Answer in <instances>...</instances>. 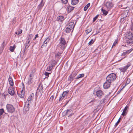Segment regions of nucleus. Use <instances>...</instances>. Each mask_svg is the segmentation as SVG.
<instances>
[{
  "mask_svg": "<svg viewBox=\"0 0 133 133\" xmlns=\"http://www.w3.org/2000/svg\"><path fill=\"white\" fill-rule=\"evenodd\" d=\"M130 79L129 78H127V81L126 84H128L130 83Z\"/></svg>",
  "mask_w": 133,
  "mask_h": 133,
  "instance_id": "79ce46f5",
  "label": "nucleus"
},
{
  "mask_svg": "<svg viewBox=\"0 0 133 133\" xmlns=\"http://www.w3.org/2000/svg\"><path fill=\"white\" fill-rule=\"evenodd\" d=\"M131 29L132 31H133V22L132 23V25L131 26Z\"/></svg>",
  "mask_w": 133,
  "mask_h": 133,
  "instance_id": "603ef678",
  "label": "nucleus"
},
{
  "mask_svg": "<svg viewBox=\"0 0 133 133\" xmlns=\"http://www.w3.org/2000/svg\"><path fill=\"white\" fill-rule=\"evenodd\" d=\"M16 22V17H14L12 21V24H14Z\"/></svg>",
  "mask_w": 133,
  "mask_h": 133,
  "instance_id": "a19ab883",
  "label": "nucleus"
},
{
  "mask_svg": "<svg viewBox=\"0 0 133 133\" xmlns=\"http://www.w3.org/2000/svg\"><path fill=\"white\" fill-rule=\"evenodd\" d=\"M30 41L27 40L25 43V47L24 50H26L29 46L30 44Z\"/></svg>",
  "mask_w": 133,
  "mask_h": 133,
  "instance_id": "2eb2a0df",
  "label": "nucleus"
},
{
  "mask_svg": "<svg viewBox=\"0 0 133 133\" xmlns=\"http://www.w3.org/2000/svg\"><path fill=\"white\" fill-rule=\"evenodd\" d=\"M75 25L74 23L73 22H71L69 23L68 27L72 29L73 31Z\"/></svg>",
  "mask_w": 133,
  "mask_h": 133,
  "instance_id": "ddd939ff",
  "label": "nucleus"
},
{
  "mask_svg": "<svg viewBox=\"0 0 133 133\" xmlns=\"http://www.w3.org/2000/svg\"><path fill=\"white\" fill-rule=\"evenodd\" d=\"M13 85H12V86L10 85L9 87L8 90H13Z\"/></svg>",
  "mask_w": 133,
  "mask_h": 133,
  "instance_id": "8fccbe9b",
  "label": "nucleus"
},
{
  "mask_svg": "<svg viewBox=\"0 0 133 133\" xmlns=\"http://www.w3.org/2000/svg\"><path fill=\"white\" fill-rule=\"evenodd\" d=\"M67 8L68 9V12H70L74 9V7L71 6H69L67 7Z\"/></svg>",
  "mask_w": 133,
  "mask_h": 133,
  "instance_id": "412c9836",
  "label": "nucleus"
},
{
  "mask_svg": "<svg viewBox=\"0 0 133 133\" xmlns=\"http://www.w3.org/2000/svg\"><path fill=\"white\" fill-rule=\"evenodd\" d=\"M16 48V45H14L13 46H11L10 48V50L11 51L13 52Z\"/></svg>",
  "mask_w": 133,
  "mask_h": 133,
  "instance_id": "7c9ffc66",
  "label": "nucleus"
},
{
  "mask_svg": "<svg viewBox=\"0 0 133 133\" xmlns=\"http://www.w3.org/2000/svg\"><path fill=\"white\" fill-rule=\"evenodd\" d=\"M91 30L92 29H88L87 30H86L85 32L87 34H88L90 32Z\"/></svg>",
  "mask_w": 133,
  "mask_h": 133,
  "instance_id": "e433bc0d",
  "label": "nucleus"
},
{
  "mask_svg": "<svg viewBox=\"0 0 133 133\" xmlns=\"http://www.w3.org/2000/svg\"><path fill=\"white\" fill-rule=\"evenodd\" d=\"M111 83L110 82H108L106 80V82L103 84V87L104 89H107L109 88L110 86Z\"/></svg>",
  "mask_w": 133,
  "mask_h": 133,
  "instance_id": "0eeeda50",
  "label": "nucleus"
},
{
  "mask_svg": "<svg viewBox=\"0 0 133 133\" xmlns=\"http://www.w3.org/2000/svg\"><path fill=\"white\" fill-rule=\"evenodd\" d=\"M74 114L73 113H71L70 115L69 116V117H70L72 116Z\"/></svg>",
  "mask_w": 133,
  "mask_h": 133,
  "instance_id": "864d4df0",
  "label": "nucleus"
},
{
  "mask_svg": "<svg viewBox=\"0 0 133 133\" xmlns=\"http://www.w3.org/2000/svg\"><path fill=\"white\" fill-rule=\"evenodd\" d=\"M102 11V12L103 14L105 16L107 15L108 13L107 11L105 10V9H101Z\"/></svg>",
  "mask_w": 133,
  "mask_h": 133,
  "instance_id": "c756f323",
  "label": "nucleus"
},
{
  "mask_svg": "<svg viewBox=\"0 0 133 133\" xmlns=\"http://www.w3.org/2000/svg\"><path fill=\"white\" fill-rule=\"evenodd\" d=\"M133 35L132 33L131 32H129L127 34V39L132 38Z\"/></svg>",
  "mask_w": 133,
  "mask_h": 133,
  "instance_id": "a211bd4d",
  "label": "nucleus"
},
{
  "mask_svg": "<svg viewBox=\"0 0 133 133\" xmlns=\"http://www.w3.org/2000/svg\"><path fill=\"white\" fill-rule=\"evenodd\" d=\"M64 19V17L63 16H59L57 18V20L59 22H62Z\"/></svg>",
  "mask_w": 133,
  "mask_h": 133,
  "instance_id": "4468645a",
  "label": "nucleus"
},
{
  "mask_svg": "<svg viewBox=\"0 0 133 133\" xmlns=\"http://www.w3.org/2000/svg\"><path fill=\"white\" fill-rule=\"evenodd\" d=\"M43 88L42 85L40 84L39 85L38 89L39 90L41 91L43 90Z\"/></svg>",
  "mask_w": 133,
  "mask_h": 133,
  "instance_id": "72a5a7b5",
  "label": "nucleus"
},
{
  "mask_svg": "<svg viewBox=\"0 0 133 133\" xmlns=\"http://www.w3.org/2000/svg\"><path fill=\"white\" fill-rule=\"evenodd\" d=\"M116 78V75L114 73H111L109 75L107 76L106 78V80L108 82L110 83L113 82Z\"/></svg>",
  "mask_w": 133,
  "mask_h": 133,
  "instance_id": "f257e3e1",
  "label": "nucleus"
},
{
  "mask_svg": "<svg viewBox=\"0 0 133 133\" xmlns=\"http://www.w3.org/2000/svg\"><path fill=\"white\" fill-rule=\"evenodd\" d=\"M133 50V49L132 48H131L129 50L123 52V53L122 54V55L124 56L126 55H128L130 54Z\"/></svg>",
  "mask_w": 133,
  "mask_h": 133,
  "instance_id": "9b49d317",
  "label": "nucleus"
},
{
  "mask_svg": "<svg viewBox=\"0 0 133 133\" xmlns=\"http://www.w3.org/2000/svg\"><path fill=\"white\" fill-rule=\"evenodd\" d=\"M51 73H48L46 72H45L44 73V75L47 77H49V75L51 74Z\"/></svg>",
  "mask_w": 133,
  "mask_h": 133,
  "instance_id": "ea45409f",
  "label": "nucleus"
},
{
  "mask_svg": "<svg viewBox=\"0 0 133 133\" xmlns=\"http://www.w3.org/2000/svg\"><path fill=\"white\" fill-rule=\"evenodd\" d=\"M53 67V65L52 64H51V65L49 66L48 67L46 70L48 71H51V70L52 69Z\"/></svg>",
  "mask_w": 133,
  "mask_h": 133,
  "instance_id": "cd10ccee",
  "label": "nucleus"
},
{
  "mask_svg": "<svg viewBox=\"0 0 133 133\" xmlns=\"http://www.w3.org/2000/svg\"><path fill=\"white\" fill-rule=\"evenodd\" d=\"M33 76L32 74H30L29 75L27 83L29 85L31 84L32 82V79L33 78Z\"/></svg>",
  "mask_w": 133,
  "mask_h": 133,
  "instance_id": "9d476101",
  "label": "nucleus"
},
{
  "mask_svg": "<svg viewBox=\"0 0 133 133\" xmlns=\"http://www.w3.org/2000/svg\"><path fill=\"white\" fill-rule=\"evenodd\" d=\"M131 65V64L129 62L127 63L126 65L122 67L121 68H119V70L121 72H124Z\"/></svg>",
  "mask_w": 133,
  "mask_h": 133,
  "instance_id": "20e7f679",
  "label": "nucleus"
},
{
  "mask_svg": "<svg viewBox=\"0 0 133 133\" xmlns=\"http://www.w3.org/2000/svg\"><path fill=\"white\" fill-rule=\"evenodd\" d=\"M121 119V117H120L119 119H118V121L117 122L115 123V126L116 127L118 124V123H119V122H120Z\"/></svg>",
  "mask_w": 133,
  "mask_h": 133,
  "instance_id": "c9c22d12",
  "label": "nucleus"
},
{
  "mask_svg": "<svg viewBox=\"0 0 133 133\" xmlns=\"http://www.w3.org/2000/svg\"><path fill=\"white\" fill-rule=\"evenodd\" d=\"M73 110L72 109L67 110L66 111H64V112L65 114V115H68Z\"/></svg>",
  "mask_w": 133,
  "mask_h": 133,
  "instance_id": "5701e85b",
  "label": "nucleus"
},
{
  "mask_svg": "<svg viewBox=\"0 0 133 133\" xmlns=\"http://www.w3.org/2000/svg\"><path fill=\"white\" fill-rule=\"evenodd\" d=\"M34 94L32 93L31 94L28 98L26 101H28V102L30 103L34 99Z\"/></svg>",
  "mask_w": 133,
  "mask_h": 133,
  "instance_id": "1a4fd4ad",
  "label": "nucleus"
},
{
  "mask_svg": "<svg viewBox=\"0 0 133 133\" xmlns=\"http://www.w3.org/2000/svg\"><path fill=\"white\" fill-rule=\"evenodd\" d=\"M19 96L21 98H23L24 97V94L22 92L21 94H19Z\"/></svg>",
  "mask_w": 133,
  "mask_h": 133,
  "instance_id": "c03bdc74",
  "label": "nucleus"
},
{
  "mask_svg": "<svg viewBox=\"0 0 133 133\" xmlns=\"http://www.w3.org/2000/svg\"><path fill=\"white\" fill-rule=\"evenodd\" d=\"M32 37V35H29L28 38L27 40L30 41L31 38Z\"/></svg>",
  "mask_w": 133,
  "mask_h": 133,
  "instance_id": "4c0bfd02",
  "label": "nucleus"
},
{
  "mask_svg": "<svg viewBox=\"0 0 133 133\" xmlns=\"http://www.w3.org/2000/svg\"><path fill=\"white\" fill-rule=\"evenodd\" d=\"M62 52H58L55 54V57L56 58L59 59L60 58Z\"/></svg>",
  "mask_w": 133,
  "mask_h": 133,
  "instance_id": "b1692460",
  "label": "nucleus"
},
{
  "mask_svg": "<svg viewBox=\"0 0 133 133\" xmlns=\"http://www.w3.org/2000/svg\"><path fill=\"white\" fill-rule=\"evenodd\" d=\"M4 110L3 109H0V115H2L4 112Z\"/></svg>",
  "mask_w": 133,
  "mask_h": 133,
  "instance_id": "a18cd8bd",
  "label": "nucleus"
},
{
  "mask_svg": "<svg viewBox=\"0 0 133 133\" xmlns=\"http://www.w3.org/2000/svg\"><path fill=\"white\" fill-rule=\"evenodd\" d=\"M8 80L9 82V83L10 85L11 86L12 85H14V82L10 76L9 77V78L8 79Z\"/></svg>",
  "mask_w": 133,
  "mask_h": 133,
  "instance_id": "6ab92c4d",
  "label": "nucleus"
},
{
  "mask_svg": "<svg viewBox=\"0 0 133 133\" xmlns=\"http://www.w3.org/2000/svg\"><path fill=\"white\" fill-rule=\"evenodd\" d=\"M54 96H53V95L51 96L50 97L49 100L50 101H52L54 99Z\"/></svg>",
  "mask_w": 133,
  "mask_h": 133,
  "instance_id": "49530a36",
  "label": "nucleus"
},
{
  "mask_svg": "<svg viewBox=\"0 0 133 133\" xmlns=\"http://www.w3.org/2000/svg\"><path fill=\"white\" fill-rule=\"evenodd\" d=\"M76 75V74H74V75L72 74V75L74 76V75H75V76Z\"/></svg>",
  "mask_w": 133,
  "mask_h": 133,
  "instance_id": "6e6d98bb",
  "label": "nucleus"
},
{
  "mask_svg": "<svg viewBox=\"0 0 133 133\" xmlns=\"http://www.w3.org/2000/svg\"><path fill=\"white\" fill-rule=\"evenodd\" d=\"M128 107L127 106H126L123 110V112L121 114V115L123 116H124L126 115L127 113V110L128 108Z\"/></svg>",
  "mask_w": 133,
  "mask_h": 133,
  "instance_id": "dca6fc26",
  "label": "nucleus"
},
{
  "mask_svg": "<svg viewBox=\"0 0 133 133\" xmlns=\"http://www.w3.org/2000/svg\"><path fill=\"white\" fill-rule=\"evenodd\" d=\"M43 0H42L40 3L38 5V9H41L44 5V2L43 1Z\"/></svg>",
  "mask_w": 133,
  "mask_h": 133,
  "instance_id": "aec40b11",
  "label": "nucleus"
},
{
  "mask_svg": "<svg viewBox=\"0 0 133 133\" xmlns=\"http://www.w3.org/2000/svg\"><path fill=\"white\" fill-rule=\"evenodd\" d=\"M95 95L97 97L101 98L104 95V93L102 90H99L96 91Z\"/></svg>",
  "mask_w": 133,
  "mask_h": 133,
  "instance_id": "39448f33",
  "label": "nucleus"
},
{
  "mask_svg": "<svg viewBox=\"0 0 133 133\" xmlns=\"http://www.w3.org/2000/svg\"><path fill=\"white\" fill-rule=\"evenodd\" d=\"M78 2V0H71V4L72 5H75Z\"/></svg>",
  "mask_w": 133,
  "mask_h": 133,
  "instance_id": "bb28decb",
  "label": "nucleus"
},
{
  "mask_svg": "<svg viewBox=\"0 0 133 133\" xmlns=\"http://www.w3.org/2000/svg\"><path fill=\"white\" fill-rule=\"evenodd\" d=\"M15 34L18 35V32H16Z\"/></svg>",
  "mask_w": 133,
  "mask_h": 133,
  "instance_id": "5fc2aeb1",
  "label": "nucleus"
},
{
  "mask_svg": "<svg viewBox=\"0 0 133 133\" xmlns=\"http://www.w3.org/2000/svg\"><path fill=\"white\" fill-rule=\"evenodd\" d=\"M66 42L64 38L61 37L60 39L59 43L58 45V46L63 50L66 47Z\"/></svg>",
  "mask_w": 133,
  "mask_h": 133,
  "instance_id": "f03ea898",
  "label": "nucleus"
},
{
  "mask_svg": "<svg viewBox=\"0 0 133 133\" xmlns=\"http://www.w3.org/2000/svg\"><path fill=\"white\" fill-rule=\"evenodd\" d=\"M75 75H72V74L70 75L68 78V79L70 81H72L74 79V77Z\"/></svg>",
  "mask_w": 133,
  "mask_h": 133,
  "instance_id": "393cba45",
  "label": "nucleus"
},
{
  "mask_svg": "<svg viewBox=\"0 0 133 133\" xmlns=\"http://www.w3.org/2000/svg\"><path fill=\"white\" fill-rule=\"evenodd\" d=\"M126 41L127 43L130 44H133V39L132 38L127 39Z\"/></svg>",
  "mask_w": 133,
  "mask_h": 133,
  "instance_id": "4be33fe9",
  "label": "nucleus"
},
{
  "mask_svg": "<svg viewBox=\"0 0 133 133\" xmlns=\"http://www.w3.org/2000/svg\"><path fill=\"white\" fill-rule=\"evenodd\" d=\"M30 104V103L29 102H28V101H26L25 103V105L24 106V109L26 111H27L29 110V107Z\"/></svg>",
  "mask_w": 133,
  "mask_h": 133,
  "instance_id": "f8f14e48",
  "label": "nucleus"
},
{
  "mask_svg": "<svg viewBox=\"0 0 133 133\" xmlns=\"http://www.w3.org/2000/svg\"><path fill=\"white\" fill-rule=\"evenodd\" d=\"M22 32V30L20 29L18 30V35L20 34H21Z\"/></svg>",
  "mask_w": 133,
  "mask_h": 133,
  "instance_id": "de8ad7c7",
  "label": "nucleus"
},
{
  "mask_svg": "<svg viewBox=\"0 0 133 133\" xmlns=\"http://www.w3.org/2000/svg\"><path fill=\"white\" fill-rule=\"evenodd\" d=\"M90 5V3H88L85 6L84 8V11H85L87 10L88 7H89Z\"/></svg>",
  "mask_w": 133,
  "mask_h": 133,
  "instance_id": "c85d7f7f",
  "label": "nucleus"
},
{
  "mask_svg": "<svg viewBox=\"0 0 133 133\" xmlns=\"http://www.w3.org/2000/svg\"><path fill=\"white\" fill-rule=\"evenodd\" d=\"M105 6L107 8L108 11H109L113 5L111 2H107L106 3Z\"/></svg>",
  "mask_w": 133,
  "mask_h": 133,
  "instance_id": "423d86ee",
  "label": "nucleus"
},
{
  "mask_svg": "<svg viewBox=\"0 0 133 133\" xmlns=\"http://www.w3.org/2000/svg\"><path fill=\"white\" fill-rule=\"evenodd\" d=\"M38 37V34H37L36 35L35 37V38L34 39V40H35L36 38L37 37Z\"/></svg>",
  "mask_w": 133,
  "mask_h": 133,
  "instance_id": "3c124183",
  "label": "nucleus"
},
{
  "mask_svg": "<svg viewBox=\"0 0 133 133\" xmlns=\"http://www.w3.org/2000/svg\"><path fill=\"white\" fill-rule=\"evenodd\" d=\"M117 43V39H116L113 43V45L112 46V47H113Z\"/></svg>",
  "mask_w": 133,
  "mask_h": 133,
  "instance_id": "58836bf2",
  "label": "nucleus"
},
{
  "mask_svg": "<svg viewBox=\"0 0 133 133\" xmlns=\"http://www.w3.org/2000/svg\"><path fill=\"white\" fill-rule=\"evenodd\" d=\"M94 41L93 39H91L89 42L88 44L89 45H91L94 42Z\"/></svg>",
  "mask_w": 133,
  "mask_h": 133,
  "instance_id": "f704fd0d",
  "label": "nucleus"
},
{
  "mask_svg": "<svg viewBox=\"0 0 133 133\" xmlns=\"http://www.w3.org/2000/svg\"><path fill=\"white\" fill-rule=\"evenodd\" d=\"M84 75L83 74H81L79 75L78 76H77L76 78V79H79L80 78L83 77L84 76Z\"/></svg>",
  "mask_w": 133,
  "mask_h": 133,
  "instance_id": "473e14b6",
  "label": "nucleus"
},
{
  "mask_svg": "<svg viewBox=\"0 0 133 133\" xmlns=\"http://www.w3.org/2000/svg\"><path fill=\"white\" fill-rule=\"evenodd\" d=\"M68 92L67 91H65L63 92V94H62V96H60L59 98V101H61L65 98V96L67 94Z\"/></svg>",
  "mask_w": 133,
  "mask_h": 133,
  "instance_id": "6e6552de",
  "label": "nucleus"
},
{
  "mask_svg": "<svg viewBox=\"0 0 133 133\" xmlns=\"http://www.w3.org/2000/svg\"><path fill=\"white\" fill-rule=\"evenodd\" d=\"M62 1V2L64 4H66L68 2L67 0H61Z\"/></svg>",
  "mask_w": 133,
  "mask_h": 133,
  "instance_id": "37998d69",
  "label": "nucleus"
},
{
  "mask_svg": "<svg viewBox=\"0 0 133 133\" xmlns=\"http://www.w3.org/2000/svg\"><path fill=\"white\" fill-rule=\"evenodd\" d=\"M50 40V38H48L43 43V44L42 45V47H43V46H46V44L48 43Z\"/></svg>",
  "mask_w": 133,
  "mask_h": 133,
  "instance_id": "f3484780",
  "label": "nucleus"
},
{
  "mask_svg": "<svg viewBox=\"0 0 133 133\" xmlns=\"http://www.w3.org/2000/svg\"><path fill=\"white\" fill-rule=\"evenodd\" d=\"M6 108L8 111L9 112L12 113L15 111L14 107L11 104H7L6 106Z\"/></svg>",
  "mask_w": 133,
  "mask_h": 133,
  "instance_id": "7ed1b4c3",
  "label": "nucleus"
},
{
  "mask_svg": "<svg viewBox=\"0 0 133 133\" xmlns=\"http://www.w3.org/2000/svg\"><path fill=\"white\" fill-rule=\"evenodd\" d=\"M98 16V15L96 16L95 17H94V18L93 21V22H94L96 20Z\"/></svg>",
  "mask_w": 133,
  "mask_h": 133,
  "instance_id": "09e8293b",
  "label": "nucleus"
},
{
  "mask_svg": "<svg viewBox=\"0 0 133 133\" xmlns=\"http://www.w3.org/2000/svg\"><path fill=\"white\" fill-rule=\"evenodd\" d=\"M8 92L11 96H13L15 94V92L14 90H8Z\"/></svg>",
  "mask_w": 133,
  "mask_h": 133,
  "instance_id": "a878e982",
  "label": "nucleus"
},
{
  "mask_svg": "<svg viewBox=\"0 0 133 133\" xmlns=\"http://www.w3.org/2000/svg\"><path fill=\"white\" fill-rule=\"evenodd\" d=\"M72 30L69 27H67L66 29V32L67 33H69Z\"/></svg>",
  "mask_w": 133,
  "mask_h": 133,
  "instance_id": "2f4dec72",
  "label": "nucleus"
}]
</instances>
